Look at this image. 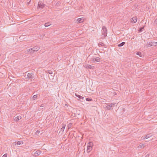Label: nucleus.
I'll use <instances>...</instances> for the list:
<instances>
[{"mask_svg":"<svg viewBox=\"0 0 157 157\" xmlns=\"http://www.w3.org/2000/svg\"><path fill=\"white\" fill-rule=\"evenodd\" d=\"M40 48L38 46H36L29 49H27L26 52L28 54L33 53L37 51Z\"/></svg>","mask_w":157,"mask_h":157,"instance_id":"f257e3e1","label":"nucleus"},{"mask_svg":"<svg viewBox=\"0 0 157 157\" xmlns=\"http://www.w3.org/2000/svg\"><path fill=\"white\" fill-rule=\"evenodd\" d=\"M107 29L106 27L104 26L102 27V35H104V37H105L107 36Z\"/></svg>","mask_w":157,"mask_h":157,"instance_id":"f03ea898","label":"nucleus"},{"mask_svg":"<svg viewBox=\"0 0 157 157\" xmlns=\"http://www.w3.org/2000/svg\"><path fill=\"white\" fill-rule=\"evenodd\" d=\"M45 6L42 2H38V9H42Z\"/></svg>","mask_w":157,"mask_h":157,"instance_id":"7ed1b4c3","label":"nucleus"},{"mask_svg":"<svg viewBox=\"0 0 157 157\" xmlns=\"http://www.w3.org/2000/svg\"><path fill=\"white\" fill-rule=\"evenodd\" d=\"M33 74L32 73H28L27 76V79L29 80H32L33 78Z\"/></svg>","mask_w":157,"mask_h":157,"instance_id":"20e7f679","label":"nucleus"},{"mask_svg":"<svg viewBox=\"0 0 157 157\" xmlns=\"http://www.w3.org/2000/svg\"><path fill=\"white\" fill-rule=\"evenodd\" d=\"M115 104V103H112L110 104L109 105L107 106L106 107V109L108 110H110L111 109V107L114 106Z\"/></svg>","mask_w":157,"mask_h":157,"instance_id":"39448f33","label":"nucleus"},{"mask_svg":"<svg viewBox=\"0 0 157 157\" xmlns=\"http://www.w3.org/2000/svg\"><path fill=\"white\" fill-rule=\"evenodd\" d=\"M153 136V134L152 133H149L147 135H146L143 138V139H148L149 137H150Z\"/></svg>","mask_w":157,"mask_h":157,"instance_id":"423d86ee","label":"nucleus"},{"mask_svg":"<svg viewBox=\"0 0 157 157\" xmlns=\"http://www.w3.org/2000/svg\"><path fill=\"white\" fill-rule=\"evenodd\" d=\"M149 44L150 46H156L157 45V42H150Z\"/></svg>","mask_w":157,"mask_h":157,"instance_id":"0eeeda50","label":"nucleus"},{"mask_svg":"<svg viewBox=\"0 0 157 157\" xmlns=\"http://www.w3.org/2000/svg\"><path fill=\"white\" fill-rule=\"evenodd\" d=\"M84 20V18L82 17L81 18H79L77 19V23H80L82 22Z\"/></svg>","mask_w":157,"mask_h":157,"instance_id":"6e6552de","label":"nucleus"},{"mask_svg":"<svg viewBox=\"0 0 157 157\" xmlns=\"http://www.w3.org/2000/svg\"><path fill=\"white\" fill-rule=\"evenodd\" d=\"M137 20V17H133L132 18L131 21L132 23H135L136 22Z\"/></svg>","mask_w":157,"mask_h":157,"instance_id":"1a4fd4ad","label":"nucleus"},{"mask_svg":"<svg viewBox=\"0 0 157 157\" xmlns=\"http://www.w3.org/2000/svg\"><path fill=\"white\" fill-rule=\"evenodd\" d=\"M23 144V141H18L17 142H16L15 143V145H19L21 144Z\"/></svg>","mask_w":157,"mask_h":157,"instance_id":"9d476101","label":"nucleus"},{"mask_svg":"<svg viewBox=\"0 0 157 157\" xmlns=\"http://www.w3.org/2000/svg\"><path fill=\"white\" fill-rule=\"evenodd\" d=\"M92 150V147L87 146V151L88 152H90Z\"/></svg>","mask_w":157,"mask_h":157,"instance_id":"9b49d317","label":"nucleus"},{"mask_svg":"<svg viewBox=\"0 0 157 157\" xmlns=\"http://www.w3.org/2000/svg\"><path fill=\"white\" fill-rule=\"evenodd\" d=\"M21 119V116H17V117H16L15 119H14V120L15 121H18L19 120H20V119Z\"/></svg>","mask_w":157,"mask_h":157,"instance_id":"f8f14e48","label":"nucleus"},{"mask_svg":"<svg viewBox=\"0 0 157 157\" xmlns=\"http://www.w3.org/2000/svg\"><path fill=\"white\" fill-rule=\"evenodd\" d=\"M40 153V151L37 150L34 153V155L35 156H38L39 155Z\"/></svg>","mask_w":157,"mask_h":157,"instance_id":"ddd939ff","label":"nucleus"},{"mask_svg":"<svg viewBox=\"0 0 157 157\" xmlns=\"http://www.w3.org/2000/svg\"><path fill=\"white\" fill-rule=\"evenodd\" d=\"M125 44V42H123L118 45V47H122Z\"/></svg>","mask_w":157,"mask_h":157,"instance_id":"4468645a","label":"nucleus"},{"mask_svg":"<svg viewBox=\"0 0 157 157\" xmlns=\"http://www.w3.org/2000/svg\"><path fill=\"white\" fill-rule=\"evenodd\" d=\"M51 25V24L49 22H47L45 23L44 26L45 27H47Z\"/></svg>","mask_w":157,"mask_h":157,"instance_id":"2eb2a0df","label":"nucleus"},{"mask_svg":"<svg viewBox=\"0 0 157 157\" xmlns=\"http://www.w3.org/2000/svg\"><path fill=\"white\" fill-rule=\"evenodd\" d=\"M75 96L76 97H78V98H79L81 99H83L84 98L83 97H82L81 95H78V94H75Z\"/></svg>","mask_w":157,"mask_h":157,"instance_id":"dca6fc26","label":"nucleus"},{"mask_svg":"<svg viewBox=\"0 0 157 157\" xmlns=\"http://www.w3.org/2000/svg\"><path fill=\"white\" fill-rule=\"evenodd\" d=\"M94 60H96V62H100V58L99 57H96L95 58Z\"/></svg>","mask_w":157,"mask_h":157,"instance_id":"f3484780","label":"nucleus"},{"mask_svg":"<svg viewBox=\"0 0 157 157\" xmlns=\"http://www.w3.org/2000/svg\"><path fill=\"white\" fill-rule=\"evenodd\" d=\"M136 55H139L140 57H142V53L140 52H138L136 53Z\"/></svg>","mask_w":157,"mask_h":157,"instance_id":"a211bd4d","label":"nucleus"},{"mask_svg":"<svg viewBox=\"0 0 157 157\" xmlns=\"http://www.w3.org/2000/svg\"><path fill=\"white\" fill-rule=\"evenodd\" d=\"M88 144L89 145H87L88 146L92 147L93 144L92 142H90L88 143Z\"/></svg>","mask_w":157,"mask_h":157,"instance_id":"6ab92c4d","label":"nucleus"},{"mask_svg":"<svg viewBox=\"0 0 157 157\" xmlns=\"http://www.w3.org/2000/svg\"><path fill=\"white\" fill-rule=\"evenodd\" d=\"M56 5L57 6H60V1H58L56 3Z\"/></svg>","mask_w":157,"mask_h":157,"instance_id":"aec40b11","label":"nucleus"},{"mask_svg":"<svg viewBox=\"0 0 157 157\" xmlns=\"http://www.w3.org/2000/svg\"><path fill=\"white\" fill-rule=\"evenodd\" d=\"M104 44L102 42H100L98 44V46L99 47H100V46H104Z\"/></svg>","mask_w":157,"mask_h":157,"instance_id":"412c9836","label":"nucleus"},{"mask_svg":"<svg viewBox=\"0 0 157 157\" xmlns=\"http://www.w3.org/2000/svg\"><path fill=\"white\" fill-rule=\"evenodd\" d=\"M88 67L90 69H93L94 68V67L93 66H91V65H88Z\"/></svg>","mask_w":157,"mask_h":157,"instance_id":"4be33fe9","label":"nucleus"},{"mask_svg":"<svg viewBox=\"0 0 157 157\" xmlns=\"http://www.w3.org/2000/svg\"><path fill=\"white\" fill-rule=\"evenodd\" d=\"M144 26L143 27H140V28L139 30V31L140 32H141L142 31V30L143 29H144Z\"/></svg>","mask_w":157,"mask_h":157,"instance_id":"5701e85b","label":"nucleus"},{"mask_svg":"<svg viewBox=\"0 0 157 157\" xmlns=\"http://www.w3.org/2000/svg\"><path fill=\"white\" fill-rule=\"evenodd\" d=\"M65 126H64L63 125L61 129V130H60L61 131L63 132L64 129H65Z\"/></svg>","mask_w":157,"mask_h":157,"instance_id":"b1692460","label":"nucleus"},{"mask_svg":"<svg viewBox=\"0 0 157 157\" xmlns=\"http://www.w3.org/2000/svg\"><path fill=\"white\" fill-rule=\"evenodd\" d=\"M145 145L144 144H140L139 147L140 148H142V147H145Z\"/></svg>","mask_w":157,"mask_h":157,"instance_id":"393cba45","label":"nucleus"},{"mask_svg":"<svg viewBox=\"0 0 157 157\" xmlns=\"http://www.w3.org/2000/svg\"><path fill=\"white\" fill-rule=\"evenodd\" d=\"M40 133V131L37 130L36 132L35 133V134L36 135H38Z\"/></svg>","mask_w":157,"mask_h":157,"instance_id":"a878e982","label":"nucleus"},{"mask_svg":"<svg viewBox=\"0 0 157 157\" xmlns=\"http://www.w3.org/2000/svg\"><path fill=\"white\" fill-rule=\"evenodd\" d=\"M86 100L87 101H92V99L91 98H86Z\"/></svg>","mask_w":157,"mask_h":157,"instance_id":"bb28decb","label":"nucleus"},{"mask_svg":"<svg viewBox=\"0 0 157 157\" xmlns=\"http://www.w3.org/2000/svg\"><path fill=\"white\" fill-rule=\"evenodd\" d=\"M37 98V96L36 95H34L33 96V100Z\"/></svg>","mask_w":157,"mask_h":157,"instance_id":"cd10ccee","label":"nucleus"},{"mask_svg":"<svg viewBox=\"0 0 157 157\" xmlns=\"http://www.w3.org/2000/svg\"><path fill=\"white\" fill-rule=\"evenodd\" d=\"M95 60V58H91V60L94 62H95V61H96V60Z\"/></svg>","mask_w":157,"mask_h":157,"instance_id":"c85d7f7f","label":"nucleus"},{"mask_svg":"<svg viewBox=\"0 0 157 157\" xmlns=\"http://www.w3.org/2000/svg\"><path fill=\"white\" fill-rule=\"evenodd\" d=\"M7 155L6 154H5L4 155H3L2 157H7Z\"/></svg>","mask_w":157,"mask_h":157,"instance_id":"c756f323","label":"nucleus"},{"mask_svg":"<svg viewBox=\"0 0 157 157\" xmlns=\"http://www.w3.org/2000/svg\"><path fill=\"white\" fill-rule=\"evenodd\" d=\"M44 105L43 104H42L40 105V107H44Z\"/></svg>","mask_w":157,"mask_h":157,"instance_id":"7c9ffc66","label":"nucleus"},{"mask_svg":"<svg viewBox=\"0 0 157 157\" xmlns=\"http://www.w3.org/2000/svg\"><path fill=\"white\" fill-rule=\"evenodd\" d=\"M68 128H70L71 127V124H69L68 125Z\"/></svg>","mask_w":157,"mask_h":157,"instance_id":"2f4dec72","label":"nucleus"},{"mask_svg":"<svg viewBox=\"0 0 157 157\" xmlns=\"http://www.w3.org/2000/svg\"><path fill=\"white\" fill-rule=\"evenodd\" d=\"M49 73L50 74H52V71H50Z\"/></svg>","mask_w":157,"mask_h":157,"instance_id":"473e14b6","label":"nucleus"},{"mask_svg":"<svg viewBox=\"0 0 157 157\" xmlns=\"http://www.w3.org/2000/svg\"><path fill=\"white\" fill-rule=\"evenodd\" d=\"M122 110H123V111H125V109L124 108H123L122 109Z\"/></svg>","mask_w":157,"mask_h":157,"instance_id":"72a5a7b5","label":"nucleus"},{"mask_svg":"<svg viewBox=\"0 0 157 157\" xmlns=\"http://www.w3.org/2000/svg\"><path fill=\"white\" fill-rule=\"evenodd\" d=\"M155 22H157V18L155 20Z\"/></svg>","mask_w":157,"mask_h":157,"instance_id":"f704fd0d","label":"nucleus"},{"mask_svg":"<svg viewBox=\"0 0 157 157\" xmlns=\"http://www.w3.org/2000/svg\"><path fill=\"white\" fill-rule=\"evenodd\" d=\"M113 94L114 95H116L117 93L116 92H114V93Z\"/></svg>","mask_w":157,"mask_h":157,"instance_id":"c9c22d12","label":"nucleus"}]
</instances>
